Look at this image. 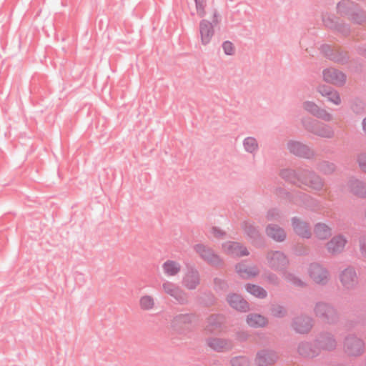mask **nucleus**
<instances>
[{
  "label": "nucleus",
  "instance_id": "f257e3e1",
  "mask_svg": "<svg viewBox=\"0 0 366 366\" xmlns=\"http://www.w3.org/2000/svg\"><path fill=\"white\" fill-rule=\"evenodd\" d=\"M363 342L354 336H350L345 338L343 342V350L349 356H358L364 352Z\"/></svg>",
  "mask_w": 366,
  "mask_h": 366
},
{
  "label": "nucleus",
  "instance_id": "f03ea898",
  "mask_svg": "<svg viewBox=\"0 0 366 366\" xmlns=\"http://www.w3.org/2000/svg\"><path fill=\"white\" fill-rule=\"evenodd\" d=\"M323 80L327 83L337 86L344 85L346 81V76L340 71L335 68L325 69L322 71Z\"/></svg>",
  "mask_w": 366,
  "mask_h": 366
},
{
  "label": "nucleus",
  "instance_id": "7ed1b4c3",
  "mask_svg": "<svg viewBox=\"0 0 366 366\" xmlns=\"http://www.w3.org/2000/svg\"><path fill=\"white\" fill-rule=\"evenodd\" d=\"M199 31L202 43L207 45L209 43L214 34L212 24L205 20L202 21L199 25Z\"/></svg>",
  "mask_w": 366,
  "mask_h": 366
},
{
  "label": "nucleus",
  "instance_id": "20e7f679",
  "mask_svg": "<svg viewBox=\"0 0 366 366\" xmlns=\"http://www.w3.org/2000/svg\"><path fill=\"white\" fill-rule=\"evenodd\" d=\"M303 108L307 112L316 115L325 120H330L331 115L325 110L320 109L318 106L312 102H305L303 103Z\"/></svg>",
  "mask_w": 366,
  "mask_h": 366
},
{
  "label": "nucleus",
  "instance_id": "39448f33",
  "mask_svg": "<svg viewBox=\"0 0 366 366\" xmlns=\"http://www.w3.org/2000/svg\"><path fill=\"white\" fill-rule=\"evenodd\" d=\"M292 224L293 229L297 235L306 238L310 237L311 233L305 222L295 217L292 219Z\"/></svg>",
  "mask_w": 366,
  "mask_h": 366
},
{
  "label": "nucleus",
  "instance_id": "423d86ee",
  "mask_svg": "<svg viewBox=\"0 0 366 366\" xmlns=\"http://www.w3.org/2000/svg\"><path fill=\"white\" fill-rule=\"evenodd\" d=\"M223 247L227 253L234 256H243L247 254V249L237 242H226Z\"/></svg>",
  "mask_w": 366,
  "mask_h": 366
},
{
  "label": "nucleus",
  "instance_id": "0eeeda50",
  "mask_svg": "<svg viewBox=\"0 0 366 366\" xmlns=\"http://www.w3.org/2000/svg\"><path fill=\"white\" fill-rule=\"evenodd\" d=\"M346 244V239L337 236L332 238L327 244V249L331 253H337L341 252Z\"/></svg>",
  "mask_w": 366,
  "mask_h": 366
},
{
  "label": "nucleus",
  "instance_id": "6e6552de",
  "mask_svg": "<svg viewBox=\"0 0 366 366\" xmlns=\"http://www.w3.org/2000/svg\"><path fill=\"white\" fill-rule=\"evenodd\" d=\"M164 273L167 276H174L177 274L180 269V264L173 260H167L162 264Z\"/></svg>",
  "mask_w": 366,
  "mask_h": 366
},
{
  "label": "nucleus",
  "instance_id": "1a4fd4ad",
  "mask_svg": "<svg viewBox=\"0 0 366 366\" xmlns=\"http://www.w3.org/2000/svg\"><path fill=\"white\" fill-rule=\"evenodd\" d=\"M309 272L312 278L316 282H322L327 278V272L319 265H312L310 267Z\"/></svg>",
  "mask_w": 366,
  "mask_h": 366
},
{
  "label": "nucleus",
  "instance_id": "9d476101",
  "mask_svg": "<svg viewBox=\"0 0 366 366\" xmlns=\"http://www.w3.org/2000/svg\"><path fill=\"white\" fill-rule=\"evenodd\" d=\"M227 301L230 306L237 310L245 311L248 307L247 302L237 295H230L228 296Z\"/></svg>",
  "mask_w": 366,
  "mask_h": 366
},
{
  "label": "nucleus",
  "instance_id": "9b49d317",
  "mask_svg": "<svg viewBox=\"0 0 366 366\" xmlns=\"http://www.w3.org/2000/svg\"><path fill=\"white\" fill-rule=\"evenodd\" d=\"M195 250L198 254H199L203 258H204L207 261L212 263H217L218 262V257L205 246L198 244L195 247Z\"/></svg>",
  "mask_w": 366,
  "mask_h": 366
},
{
  "label": "nucleus",
  "instance_id": "f8f14e48",
  "mask_svg": "<svg viewBox=\"0 0 366 366\" xmlns=\"http://www.w3.org/2000/svg\"><path fill=\"white\" fill-rule=\"evenodd\" d=\"M311 326V320L308 317H298L294 322L295 329L300 333L308 332Z\"/></svg>",
  "mask_w": 366,
  "mask_h": 366
},
{
  "label": "nucleus",
  "instance_id": "ddd939ff",
  "mask_svg": "<svg viewBox=\"0 0 366 366\" xmlns=\"http://www.w3.org/2000/svg\"><path fill=\"white\" fill-rule=\"evenodd\" d=\"M356 274L353 269H345L341 274V282L346 287H352L356 282Z\"/></svg>",
  "mask_w": 366,
  "mask_h": 366
},
{
  "label": "nucleus",
  "instance_id": "4468645a",
  "mask_svg": "<svg viewBox=\"0 0 366 366\" xmlns=\"http://www.w3.org/2000/svg\"><path fill=\"white\" fill-rule=\"evenodd\" d=\"M267 234L276 241H282L286 236L284 230L276 225L269 226L267 228Z\"/></svg>",
  "mask_w": 366,
  "mask_h": 366
},
{
  "label": "nucleus",
  "instance_id": "2eb2a0df",
  "mask_svg": "<svg viewBox=\"0 0 366 366\" xmlns=\"http://www.w3.org/2000/svg\"><path fill=\"white\" fill-rule=\"evenodd\" d=\"M163 290L167 295L177 299H182V292L179 289L170 282H165L162 285Z\"/></svg>",
  "mask_w": 366,
  "mask_h": 366
},
{
  "label": "nucleus",
  "instance_id": "dca6fc26",
  "mask_svg": "<svg viewBox=\"0 0 366 366\" xmlns=\"http://www.w3.org/2000/svg\"><path fill=\"white\" fill-rule=\"evenodd\" d=\"M247 322L251 327H263L267 324V320L262 315L252 314L247 317Z\"/></svg>",
  "mask_w": 366,
  "mask_h": 366
},
{
  "label": "nucleus",
  "instance_id": "f3484780",
  "mask_svg": "<svg viewBox=\"0 0 366 366\" xmlns=\"http://www.w3.org/2000/svg\"><path fill=\"white\" fill-rule=\"evenodd\" d=\"M315 236L320 239H325L330 236L331 231L328 226L325 224H317L315 228Z\"/></svg>",
  "mask_w": 366,
  "mask_h": 366
},
{
  "label": "nucleus",
  "instance_id": "a211bd4d",
  "mask_svg": "<svg viewBox=\"0 0 366 366\" xmlns=\"http://www.w3.org/2000/svg\"><path fill=\"white\" fill-rule=\"evenodd\" d=\"M237 271L243 277H252L257 274V271L255 268L249 267L245 264L237 266Z\"/></svg>",
  "mask_w": 366,
  "mask_h": 366
},
{
  "label": "nucleus",
  "instance_id": "6ab92c4d",
  "mask_svg": "<svg viewBox=\"0 0 366 366\" xmlns=\"http://www.w3.org/2000/svg\"><path fill=\"white\" fill-rule=\"evenodd\" d=\"M139 305L144 310H152L154 306V300L149 295H144L139 300Z\"/></svg>",
  "mask_w": 366,
  "mask_h": 366
},
{
  "label": "nucleus",
  "instance_id": "aec40b11",
  "mask_svg": "<svg viewBox=\"0 0 366 366\" xmlns=\"http://www.w3.org/2000/svg\"><path fill=\"white\" fill-rule=\"evenodd\" d=\"M247 290L256 297L262 298L266 296L265 290L257 285H248L247 286Z\"/></svg>",
  "mask_w": 366,
  "mask_h": 366
},
{
  "label": "nucleus",
  "instance_id": "412c9836",
  "mask_svg": "<svg viewBox=\"0 0 366 366\" xmlns=\"http://www.w3.org/2000/svg\"><path fill=\"white\" fill-rule=\"evenodd\" d=\"M199 282V278L196 273L187 274L184 278V284L189 289L194 288Z\"/></svg>",
  "mask_w": 366,
  "mask_h": 366
},
{
  "label": "nucleus",
  "instance_id": "4be33fe9",
  "mask_svg": "<svg viewBox=\"0 0 366 366\" xmlns=\"http://www.w3.org/2000/svg\"><path fill=\"white\" fill-rule=\"evenodd\" d=\"M244 149L249 152H253L258 148L257 140L252 137H247L244 141Z\"/></svg>",
  "mask_w": 366,
  "mask_h": 366
},
{
  "label": "nucleus",
  "instance_id": "5701e85b",
  "mask_svg": "<svg viewBox=\"0 0 366 366\" xmlns=\"http://www.w3.org/2000/svg\"><path fill=\"white\" fill-rule=\"evenodd\" d=\"M208 344L210 347L216 350H223L226 346L224 341L217 338L210 340Z\"/></svg>",
  "mask_w": 366,
  "mask_h": 366
},
{
  "label": "nucleus",
  "instance_id": "b1692460",
  "mask_svg": "<svg viewBox=\"0 0 366 366\" xmlns=\"http://www.w3.org/2000/svg\"><path fill=\"white\" fill-rule=\"evenodd\" d=\"M327 97L331 102L336 105H339L341 103L340 94L337 91L332 89V91Z\"/></svg>",
  "mask_w": 366,
  "mask_h": 366
},
{
  "label": "nucleus",
  "instance_id": "393cba45",
  "mask_svg": "<svg viewBox=\"0 0 366 366\" xmlns=\"http://www.w3.org/2000/svg\"><path fill=\"white\" fill-rule=\"evenodd\" d=\"M196 3L197 14L199 17H202L204 14V0H194Z\"/></svg>",
  "mask_w": 366,
  "mask_h": 366
},
{
  "label": "nucleus",
  "instance_id": "a878e982",
  "mask_svg": "<svg viewBox=\"0 0 366 366\" xmlns=\"http://www.w3.org/2000/svg\"><path fill=\"white\" fill-rule=\"evenodd\" d=\"M323 347L326 350H332L336 347V342L335 339L332 337H330L325 340L323 343Z\"/></svg>",
  "mask_w": 366,
  "mask_h": 366
},
{
  "label": "nucleus",
  "instance_id": "bb28decb",
  "mask_svg": "<svg viewBox=\"0 0 366 366\" xmlns=\"http://www.w3.org/2000/svg\"><path fill=\"white\" fill-rule=\"evenodd\" d=\"M223 49L226 54L227 55H232L234 53V46L233 44L229 41H225L223 44Z\"/></svg>",
  "mask_w": 366,
  "mask_h": 366
},
{
  "label": "nucleus",
  "instance_id": "cd10ccee",
  "mask_svg": "<svg viewBox=\"0 0 366 366\" xmlns=\"http://www.w3.org/2000/svg\"><path fill=\"white\" fill-rule=\"evenodd\" d=\"M317 90L323 97H327L332 91V89L326 85H320Z\"/></svg>",
  "mask_w": 366,
  "mask_h": 366
},
{
  "label": "nucleus",
  "instance_id": "c85d7f7f",
  "mask_svg": "<svg viewBox=\"0 0 366 366\" xmlns=\"http://www.w3.org/2000/svg\"><path fill=\"white\" fill-rule=\"evenodd\" d=\"M304 148V147L299 143H292L290 147V150L298 155L301 154V150Z\"/></svg>",
  "mask_w": 366,
  "mask_h": 366
},
{
  "label": "nucleus",
  "instance_id": "c756f323",
  "mask_svg": "<svg viewBox=\"0 0 366 366\" xmlns=\"http://www.w3.org/2000/svg\"><path fill=\"white\" fill-rule=\"evenodd\" d=\"M272 259L273 261L272 262V264L273 266H276V263H275V261L277 260V261H280L282 262H285V257L280 252H274L272 254Z\"/></svg>",
  "mask_w": 366,
  "mask_h": 366
},
{
  "label": "nucleus",
  "instance_id": "7c9ffc66",
  "mask_svg": "<svg viewBox=\"0 0 366 366\" xmlns=\"http://www.w3.org/2000/svg\"><path fill=\"white\" fill-rule=\"evenodd\" d=\"M360 167L366 172V154H361L358 159Z\"/></svg>",
  "mask_w": 366,
  "mask_h": 366
},
{
  "label": "nucleus",
  "instance_id": "2f4dec72",
  "mask_svg": "<svg viewBox=\"0 0 366 366\" xmlns=\"http://www.w3.org/2000/svg\"><path fill=\"white\" fill-rule=\"evenodd\" d=\"M322 184L320 179L318 177L315 178V182L312 184V187L315 189H320L322 187Z\"/></svg>",
  "mask_w": 366,
  "mask_h": 366
},
{
  "label": "nucleus",
  "instance_id": "473e14b6",
  "mask_svg": "<svg viewBox=\"0 0 366 366\" xmlns=\"http://www.w3.org/2000/svg\"><path fill=\"white\" fill-rule=\"evenodd\" d=\"M325 310H327L328 312H330V310L327 308L324 305H319L317 307V312L319 313L322 311H325Z\"/></svg>",
  "mask_w": 366,
  "mask_h": 366
},
{
  "label": "nucleus",
  "instance_id": "72a5a7b5",
  "mask_svg": "<svg viewBox=\"0 0 366 366\" xmlns=\"http://www.w3.org/2000/svg\"><path fill=\"white\" fill-rule=\"evenodd\" d=\"M315 132L318 133L320 135L325 136V137L330 136V133H331L330 131H327V132L315 131Z\"/></svg>",
  "mask_w": 366,
  "mask_h": 366
},
{
  "label": "nucleus",
  "instance_id": "f704fd0d",
  "mask_svg": "<svg viewBox=\"0 0 366 366\" xmlns=\"http://www.w3.org/2000/svg\"><path fill=\"white\" fill-rule=\"evenodd\" d=\"M362 128L365 132L366 133V117L362 121Z\"/></svg>",
  "mask_w": 366,
  "mask_h": 366
},
{
  "label": "nucleus",
  "instance_id": "c9c22d12",
  "mask_svg": "<svg viewBox=\"0 0 366 366\" xmlns=\"http://www.w3.org/2000/svg\"><path fill=\"white\" fill-rule=\"evenodd\" d=\"M362 250L366 254V242L363 243L362 246Z\"/></svg>",
  "mask_w": 366,
  "mask_h": 366
},
{
  "label": "nucleus",
  "instance_id": "e433bc0d",
  "mask_svg": "<svg viewBox=\"0 0 366 366\" xmlns=\"http://www.w3.org/2000/svg\"><path fill=\"white\" fill-rule=\"evenodd\" d=\"M237 360H234L232 361V365H233L234 366H238V365H237Z\"/></svg>",
  "mask_w": 366,
  "mask_h": 366
}]
</instances>
